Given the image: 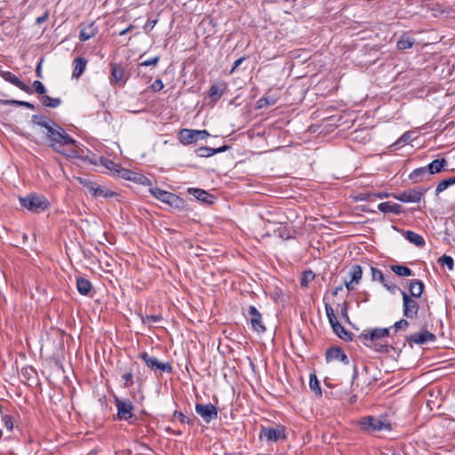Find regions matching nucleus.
<instances>
[{
	"label": "nucleus",
	"instance_id": "1",
	"mask_svg": "<svg viewBox=\"0 0 455 455\" xmlns=\"http://www.w3.org/2000/svg\"><path fill=\"white\" fill-rule=\"evenodd\" d=\"M46 136L49 140V147L55 152L68 156L76 155L75 148L77 142L59 124L53 123V127L49 129Z\"/></svg>",
	"mask_w": 455,
	"mask_h": 455
},
{
	"label": "nucleus",
	"instance_id": "2",
	"mask_svg": "<svg viewBox=\"0 0 455 455\" xmlns=\"http://www.w3.org/2000/svg\"><path fill=\"white\" fill-rule=\"evenodd\" d=\"M389 336L388 328H375L371 331H364L361 333L360 338L363 340V344L379 353H387L389 347L387 342H383V339Z\"/></svg>",
	"mask_w": 455,
	"mask_h": 455
},
{
	"label": "nucleus",
	"instance_id": "3",
	"mask_svg": "<svg viewBox=\"0 0 455 455\" xmlns=\"http://www.w3.org/2000/svg\"><path fill=\"white\" fill-rule=\"evenodd\" d=\"M361 429L366 433L373 434L376 432L390 431L392 429L390 422L386 418H378L374 416H365L359 420Z\"/></svg>",
	"mask_w": 455,
	"mask_h": 455
},
{
	"label": "nucleus",
	"instance_id": "4",
	"mask_svg": "<svg viewBox=\"0 0 455 455\" xmlns=\"http://www.w3.org/2000/svg\"><path fill=\"white\" fill-rule=\"evenodd\" d=\"M20 204L33 213H39L46 210L49 206L48 200L44 196L35 194L28 195L25 197H20Z\"/></svg>",
	"mask_w": 455,
	"mask_h": 455
},
{
	"label": "nucleus",
	"instance_id": "5",
	"mask_svg": "<svg viewBox=\"0 0 455 455\" xmlns=\"http://www.w3.org/2000/svg\"><path fill=\"white\" fill-rule=\"evenodd\" d=\"M148 191L155 198L170 205L171 207L176 209L183 207V199L173 193L163 190L159 188H149Z\"/></svg>",
	"mask_w": 455,
	"mask_h": 455
},
{
	"label": "nucleus",
	"instance_id": "6",
	"mask_svg": "<svg viewBox=\"0 0 455 455\" xmlns=\"http://www.w3.org/2000/svg\"><path fill=\"white\" fill-rule=\"evenodd\" d=\"M114 400L117 410V419L129 421L131 423L137 419V416L133 413L134 406L130 400H122L117 396H116Z\"/></svg>",
	"mask_w": 455,
	"mask_h": 455
},
{
	"label": "nucleus",
	"instance_id": "7",
	"mask_svg": "<svg viewBox=\"0 0 455 455\" xmlns=\"http://www.w3.org/2000/svg\"><path fill=\"white\" fill-rule=\"evenodd\" d=\"M210 136L206 130H193L183 128L180 130L178 137L180 142L183 145L195 144L199 140L207 139Z\"/></svg>",
	"mask_w": 455,
	"mask_h": 455
},
{
	"label": "nucleus",
	"instance_id": "8",
	"mask_svg": "<svg viewBox=\"0 0 455 455\" xmlns=\"http://www.w3.org/2000/svg\"><path fill=\"white\" fill-rule=\"evenodd\" d=\"M403 298V315L408 319L418 317L419 304L416 299L411 298L406 291L399 290Z\"/></svg>",
	"mask_w": 455,
	"mask_h": 455
},
{
	"label": "nucleus",
	"instance_id": "9",
	"mask_svg": "<svg viewBox=\"0 0 455 455\" xmlns=\"http://www.w3.org/2000/svg\"><path fill=\"white\" fill-rule=\"evenodd\" d=\"M426 192L427 188H416L393 194L392 196L403 203H419Z\"/></svg>",
	"mask_w": 455,
	"mask_h": 455
},
{
	"label": "nucleus",
	"instance_id": "10",
	"mask_svg": "<svg viewBox=\"0 0 455 455\" xmlns=\"http://www.w3.org/2000/svg\"><path fill=\"white\" fill-rule=\"evenodd\" d=\"M140 357L145 362L146 365L154 371H160L171 373L172 367L169 363H161L156 357L149 355L147 352L140 354Z\"/></svg>",
	"mask_w": 455,
	"mask_h": 455
},
{
	"label": "nucleus",
	"instance_id": "11",
	"mask_svg": "<svg viewBox=\"0 0 455 455\" xmlns=\"http://www.w3.org/2000/svg\"><path fill=\"white\" fill-rule=\"evenodd\" d=\"M196 412L204 419V422L210 423L218 417V409L211 403L206 404L196 403Z\"/></svg>",
	"mask_w": 455,
	"mask_h": 455
},
{
	"label": "nucleus",
	"instance_id": "12",
	"mask_svg": "<svg viewBox=\"0 0 455 455\" xmlns=\"http://www.w3.org/2000/svg\"><path fill=\"white\" fill-rule=\"evenodd\" d=\"M259 438L267 442H276L280 439H284V427L282 426H277L275 427H261Z\"/></svg>",
	"mask_w": 455,
	"mask_h": 455
},
{
	"label": "nucleus",
	"instance_id": "13",
	"mask_svg": "<svg viewBox=\"0 0 455 455\" xmlns=\"http://www.w3.org/2000/svg\"><path fill=\"white\" fill-rule=\"evenodd\" d=\"M371 281L379 282L390 292L395 293L396 291L400 290V288L397 285H395L393 282L387 278L382 273V271L378 269L377 267H371Z\"/></svg>",
	"mask_w": 455,
	"mask_h": 455
},
{
	"label": "nucleus",
	"instance_id": "14",
	"mask_svg": "<svg viewBox=\"0 0 455 455\" xmlns=\"http://www.w3.org/2000/svg\"><path fill=\"white\" fill-rule=\"evenodd\" d=\"M248 315L250 316V323L254 331L258 333H263L266 331V327L262 323L261 314L254 306H250L248 308Z\"/></svg>",
	"mask_w": 455,
	"mask_h": 455
},
{
	"label": "nucleus",
	"instance_id": "15",
	"mask_svg": "<svg viewBox=\"0 0 455 455\" xmlns=\"http://www.w3.org/2000/svg\"><path fill=\"white\" fill-rule=\"evenodd\" d=\"M0 76L6 82L13 84L14 86L18 87L21 91L30 93L31 88L25 84L18 76H16L13 73L10 71L3 70L0 67Z\"/></svg>",
	"mask_w": 455,
	"mask_h": 455
},
{
	"label": "nucleus",
	"instance_id": "16",
	"mask_svg": "<svg viewBox=\"0 0 455 455\" xmlns=\"http://www.w3.org/2000/svg\"><path fill=\"white\" fill-rule=\"evenodd\" d=\"M1 421L5 430L0 429V440L8 439L14 428L15 416L13 414L2 413Z\"/></svg>",
	"mask_w": 455,
	"mask_h": 455
},
{
	"label": "nucleus",
	"instance_id": "17",
	"mask_svg": "<svg viewBox=\"0 0 455 455\" xmlns=\"http://www.w3.org/2000/svg\"><path fill=\"white\" fill-rule=\"evenodd\" d=\"M435 334H433L432 332L426 331V330H424L420 332L411 334V335L408 336L406 339V340L410 344L415 343V344H419V345L425 344L427 342H433V341H435Z\"/></svg>",
	"mask_w": 455,
	"mask_h": 455
},
{
	"label": "nucleus",
	"instance_id": "18",
	"mask_svg": "<svg viewBox=\"0 0 455 455\" xmlns=\"http://www.w3.org/2000/svg\"><path fill=\"white\" fill-rule=\"evenodd\" d=\"M325 359L327 362L331 361H341L345 364H348L349 360L345 352L338 347H332L326 350L325 352Z\"/></svg>",
	"mask_w": 455,
	"mask_h": 455
},
{
	"label": "nucleus",
	"instance_id": "19",
	"mask_svg": "<svg viewBox=\"0 0 455 455\" xmlns=\"http://www.w3.org/2000/svg\"><path fill=\"white\" fill-rule=\"evenodd\" d=\"M188 191L200 202L206 204L213 203L214 196L204 189L190 188Z\"/></svg>",
	"mask_w": 455,
	"mask_h": 455
},
{
	"label": "nucleus",
	"instance_id": "20",
	"mask_svg": "<svg viewBox=\"0 0 455 455\" xmlns=\"http://www.w3.org/2000/svg\"><path fill=\"white\" fill-rule=\"evenodd\" d=\"M229 148L228 146L224 145L218 148H212L209 147H200L196 150V154L199 157H210L215 154L225 152Z\"/></svg>",
	"mask_w": 455,
	"mask_h": 455
},
{
	"label": "nucleus",
	"instance_id": "21",
	"mask_svg": "<svg viewBox=\"0 0 455 455\" xmlns=\"http://www.w3.org/2000/svg\"><path fill=\"white\" fill-rule=\"evenodd\" d=\"M425 289V285L422 281L420 280H411L409 282V291H410V296L414 299L420 298Z\"/></svg>",
	"mask_w": 455,
	"mask_h": 455
},
{
	"label": "nucleus",
	"instance_id": "22",
	"mask_svg": "<svg viewBox=\"0 0 455 455\" xmlns=\"http://www.w3.org/2000/svg\"><path fill=\"white\" fill-rule=\"evenodd\" d=\"M378 209L384 213L400 214L403 212V206L393 202H383L378 205Z\"/></svg>",
	"mask_w": 455,
	"mask_h": 455
},
{
	"label": "nucleus",
	"instance_id": "23",
	"mask_svg": "<svg viewBox=\"0 0 455 455\" xmlns=\"http://www.w3.org/2000/svg\"><path fill=\"white\" fill-rule=\"evenodd\" d=\"M87 60L82 57L76 58L73 61V74L74 78H79L85 70Z\"/></svg>",
	"mask_w": 455,
	"mask_h": 455
},
{
	"label": "nucleus",
	"instance_id": "24",
	"mask_svg": "<svg viewBox=\"0 0 455 455\" xmlns=\"http://www.w3.org/2000/svg\"><path fill=\"white\" fill-rule=\"evenodd\" d=\"M98 32L97 28L94 26V23H90L86 27L81 28L79 33L80 41H87L93 37Z\"/></svg>",
	"mask_w": 455,
	"mask_h": 455
},
{
	"label": "nucleus",
	"instance_id": "25",
	"mask_svg": "<svg viewBox=\"0 0 455 455\" xmlns=\"http://www.w3.org/2000/svg\"><path fill=\"white\" fill-rule=\"evenodd\" d=\"M447 161L445 158L435 159L428 164L426 167L429 175L441 172L444 166H446Z\"/></svg>",
	"mask_w": 455,
	"mask_h": 455
},
{
	"label": "nucleus",
	"instance_id": "26",
	"mask_svg": "<svg viewBox=\"0 0 455 455\" xmlns=\"http://www.w3.org/2000/svg\"><path fill=\"white\" fill-rule=\"evenodd\" d=\"M415 44V39L410 36L407 33H404L401 36L399 40L396 43V47L398 50H407L413 46Z\"/></svg>",
	"mask_w": 455,
	"mask_h": 455
},
{
	"label": "nucleus",
	"instance_id": "27",
	"mask_svg": "<svg viewBox=\"0 0 455 455\" xmlns=\"http://www.w3.org/2000/svg\"><path fill=\"white\" fill-rule=\"evenodd\" d=\"M429 175L426 166L419 167L415 170H413L410 175V180H413L414 182H419L427 179Z\"/></svg>",
	"mask_w": 455,
	"mask_h": 455
},
{
	"label": "nucleus",
	"instance_id": "28",
	"mask_svg": "<svg viewBox=\"0 0 455 455\" xmlns=\"http://www.w3.org/2000/svg\"><path fill=\"white\" fill-rule=\"evenodd\" d=\"M76 289L81 295H88L92 290V283L84 277H77Z\"/></svg>",
	"mask_w": 455,
	"mask_h": 455
},
{
	"label": "nucleus",
	"instance_id": "29",
	"mask_svg": "<svg viewBox=\"0 0 455 455\" xmlns=\"http://www.w3.org/2000/svg\"><path fill=\"white\" fill-rule=\"evenodd\" d=\"M404 237L411 243L415 244L416 246L418 247H423L425 245V240L424 238L413 232V231H411V230H407L405 233H404Z\"/></svg>",
	"mask_w": 455,
	"mask_h": 455
},
{
	"label": "nucleus",
	"instance_id": "30",
	"mask_svg": "<svg viewBox=\"0 0 455 455\" xmlns=\"http://www.w3.org/2000/svg\"><path fill=\"white\" fill-rule=\"evenodd\" d=\"M32 122L33 124L38 126L45 128L47 132H49V129H52L53 127V124H50L51 121L46 116H44L33 115Z\"/></svg>",
	"mask_w": 455,
	"mask_h": 455
},
{
	"label": "nucleus",
	"instance_id": "31",
	"mask_svg": "<svg viewBox=\"0 0 455 455\" xmlns=\"http://www.w3.org/2000/svg\"><path fill=\"white\" fill-rule=\"evenodd\" d=\"M391 270L398 276H411L413 272L411 268L403 265H392Z\"/></svg>",
	"mask_w": 455,
	"mask_h": 455
},
{
	"label": "nucleus",
	"instance_id": "32",
	"mask_svg": "<svg viewBox=\"0 0 455 455\" xmlns=\"http://www.w3.org/2000/svg\"><path fill=\"white\" fill-rule=\"evenodd\" d=\"M349 275L351 276L352 282H355V284H358L363 276V269L360 265H353L350 268Z\"/></svg>",
	"mask_w": 455,
	"mask_h": 455
},
{
	"label": "nucleus",
	"instance_id": "33",
	"mask_svg": "<svg viewBox=\"0 0 455 455\" xmlns=\"http://www.w3.org/2000/svg\"><path fill=\"white\" fill-rule=\"evenodd\" d=\"M309 387L315 393V396H322V389L320 387V383L315 374H310L309 376Z\"/></svg>",
	"mask_w": 455,
	"mask_h": 455
},
{
	"label": "nucleus",
	"instance_id": "34",
	"mask_svg": "<svg viewBox=\"0 0 455 455\" xmlns=\"http://www.w3.org/2000/svg\"><path fill=\"white\" fill-rule=\"evenodd\" d=\"M332 330L335 332V334H337L338 337L340 338L341 339L345 341L352 340V334L349 331H346L345 328L340 323L337 324L336 327L334 326Z\"/></svg>",
	"mask_w": 455,
	"mask_h": 455
},
{
	"label": "nucleus",
	"instance_id": "35",
	"mask_svg": "<svg viewBox=\"0 0 455 455\" xmlns=\"http://www.w3.org/2000/svg\"><path fill=\"white\" fill-rule=\"evenodd\" d=\"M455 184V177H450L448 179L441 180L435 188V194L438 195L441 192L444 191L446 188H448L450 186H452Z\"/></svg>",
	"mask_w": 455,
	"mask_h": 455
},
{
	"label": "nucleus",
	"instance_id": "36",
	"mask_svg": "<svg viewBox=\"0 0 455 455\" xmlns=\"http://www.w3.org/2000/svg\"><path fill=\"white\" fill-rule=\"evenodd\" d=\"M109 163L116 166L114 172H117L122 178L127 180H132L135 172H131L127 169L121 168L119 165L116 164L112 161H109Z\"/></svg>",
	"mask_w": 455,
	"mask_h": 455
},
{
	"label": "nucleus",
	"instance_id": "37",
	"mask_svg": "<svg viewBox=\"0 0 455 455\" xmlns=\"http://www.w3.org/2000/svg\"><path fill=\"white\" fill-rule=\"evenodd\" d=\"M111 76L116 83H120L124 78V68L120 65H111Z\"/></svg>",
	"mask_w": 455,
	"mask_h": 455
},
{
	"label": "nucleus",
	"instance_id": "38",
	"mask_svg": "<svg viewBox=\"0 0 455 455\" xmlns=\"http://www.w3.org/2000/svg\"><path fill=\"white\" fill-rule=\"evenodd\" d=\"M41 101L44 107H49V108H57L61 103V100L60 98H52L48 95H43L41 98Z\"/></svg>",
	"mask_w": 455,
	"mask_h": 455
},
{
	"label": "nucleus",
	"instance_id": "39",
	"mask_svg": "<svg viewBox=\"0 0 455 455\" xmlns=\"http://www.w3.org/2000/svg\"><path fill=\"white\" fill-rule=\"evenodd\" d=\"M324 307H325L326 315L328 317V320H329V323H330L331 328H333L334 326L336 327L337 324L339 323V322L338 321V319L335 315L332 307L331 305L325 303Z\"/></svg>",
	"mask_w": 455,
	"mask_h": 455
},
{
	"label": "nucleus",
	"instance_id": "40",
	"mask_svg": "<svg viewBox=\"0 0 455 455\" xmlns=\"http://www.w3.org/2000/svg\"><path fill=\"white\" fill-rule=\"evenodd\" d=\"M223 92H224V89L220 88L217 84H213L210 87L209 97L213 101H217L218 100H220L221 98V96L223 95Z\"/></svg>",
	"mask_w": 455,
	"mask_h": 455
},
{
	"label": "nucleus",
	"instance_id": "41",
	"mask_svg": "<svg viewBox=\"0 0 455 455\" xmlns=\"http://www.w3.org/2000/svg\"><path fill=\"white\" fill-rule=\"evenodd\" d=\"M79 181L95 197L99 185L96 182L82 178H79Z\"/></svg>",
	"mask_w": 455,
	"mask_h": 455
},
{
	"label": "nucleus",
	"instance_id": "42",
	"mask_svg": "<svg viewBox=\"0 0 455 455\" xmlns=\"http://www.w3.org/2000/svg\"><path fill=\"white\" fill-rule=\"evenodd\" d=\"M315 278V274L311 270H307L302 273L300 277V286L307 287L308 283Z\"/></svg>",
	"mask_w": 455,
	"mask_h": 455
},
{
	"label": "nucleus",
	"instance_id": "43",
	"mask_svg": "<svg viewBox=\"0 0 455 455\" xmlns=\"http://www.w3.org/2000/svg\"><path fill=\"white\" fill-rule=\"evenodd\" d=\"M114 196H116V194L109 189L103 188L100 185L98 187V189L96 191L95 197H104V198H109L113 197Z\"/></svg>",
	"mask_w": 455,
	"mask_h": 455
},
{
	"label": "nucleus",
	"instance_id": "44",
	"mask_svg": "<svg viewBox=\"0 0 455 455\" xmlns=\"http://www.w3.org/2000/svg\"><path fill=\"white\" fill-rule=\"evenodd\" d=\"M276 100L269 97H262L257 101V108H263L267 106L275 104Z\"/></svg>",
	"mask_w": 455,
	"mask_h": 455
},
{
	"label": "nucleus",
	"instance_id": "45",
	"mask_svg": "<svg viewBox=\"0 0 455 455\" xmlns=\"http://www.w3.org/2000/svg\"><path fill=\"white\" fill-rule=\"evenodd\" d=\"M438 262L442 266H446L449 270H452L454 267V261L453 259L451 256L443 255L439 258Z\"/></svg>",
	"mask_w": 455,
	"mask_h": 455
},
{
	"label": "nucleus",
	"instance_id": "46",
	"mask_svg": "<svg viewBox=\"0 0 455 455\" xmlns=\"http://www.w3.org/2000/svg\"><path fill=\"white\" fill-rule=\"evenodd\" d=\"M132 181L137 182L139 184L144 185V186H150L151 181L148 178L145 177L142 174L140 173H134V176L132 178Z\"/></svg>",
	"mask_w": 455,
	"mask_h": 455
},
{
	"label": "nucleus",
	"instance_id": "47",
	"mask_svg": "<svg viewBox=\"0 0 455 455\" xmlns=\"http://www.w3.org/2000/svg\"><path fill=\"white\" fill-rule=\"evenodd\" d=\"M162 320L161 315H147L145 317L142 318V323L150 324L153 323H158Z\"/></svg>",
	"mask_w": 455,
	"mask_h": 455
},
{
	"label": "nucleus",
	"instance_id": "48",
	"mask_svg": "<svg viewBox=\"0 0 455 455\" xmlns=\"http://www.w3.org/2000/svg\"><path fill=\"white\" fill-rule=\"evenodd\" d=\"M122 379L124 381V387H130L133 385V374L132 372L126 371L122 375Z\"/></svg>",
	"mask_w": 455,
	"mask_h": 455
},
{
	"label": "nucleus",
	"instance_id": "49",
	"mask_svg": "<svg viewBox=\"0 0 455 455\" xmlns=\"http://www.w3.org/2000/svg\"><path fill=\"white\" fill-rule=\"evenodd\" d=\"M6 103L9 105L22 106V107H26L29 109H35V106L32 103L27 102V101L11 100H7Z\"/></svg>",
	"mask_w": 455,
	"mask_h": 455
},
{
	"label": "nucleus",
	"instance_id": "50",
	"mask_svg": "<svg viewBox=\"0 0 455 455\" xmlns=\"http://www.w3.org/2000/svg\"><path fill=\"white\" fill-rule=\"evenodd\" d=\"M409 326V322L406 319H400L399 321L395 322L393 325V328L395 331L399 330H406Z\"/></svg>",
	"mask_w": 455,
	"mask_h": 455
},
{
	"label": "nucleus",
	"instance_id": "51",
	"mask_svg": "<svg viewBox=\"0 0 455 455\" xmlns=\"http://www.w3.org/2000/svg\"><path fill=\"white\" fill-rule=\"evenodd\" d=\"M412 140V132H404L397 140V144L403 143L407 144Z\"/></svg>",
	"mask_w": 455,
	"mask_h": 455
},
{
	"label": "nucleus",
	"instance_id": "52",
	"mask_svg": "<svg viewBox=\"0 0 455 455\" xmlns=\"http://www.w3.org/2000/svg\"><path fill=\"white\" fill-rule=\"evenodd\" d=\"M33 87L35 89V92L40 95H44V93L46 91L44 85L42 84V82L38 80L33 83Z\"/></svg>",
	"mask_w": 455,
	"mask_h": 455
},
{
	"label": "nucleus",
	"instance_id": "53",
	"mask_svg": "<svg viewBox=\"0 0 455 455\" xmlns=\"http://www.w3.org/2000/svg\"><path fill=\"white\" fill-rule=\"evenodd\" d=\"M157 21H158L157 19H155V20L148 19L147 23L143 27L144 31L147 34H148L155 28V26L157 24Z\"/></svg>",
	"mask_w": 455,
	"mask_h": 455
},
{
	"label": "nucleus",
	"instance_id": "54",
	"mask_svg": "<svg viewBox=\"0 0 455 455\" xmlns=\"http://www.w3.org/2000/svg\"><path fill=\"white\" fill-rule=\"evenodd\" d=\"M160 60L159 56H156L154 58H151L149 60H144L141 63H140V66L143 67H149L151 65H156Z\"/></svg>",
	"mask_w": 455,
	"mask_h": 455
},
{
	"label": "nucleus",
	"instance_id": "55",
	"mask_svg": "<svg viewBox=\"0 0 455 455\" xmlns=\"http://www.w3.org/2000/svg\"><path fill=\"white\" fill-rule=\"evenodd\" d=\"M173 418L180 420L183 424L189 422V419L181 411H175L173 413Z\"/></svg>",
	"mask_w": 455,
	"mask_h": 455
},
{
	"label": "nucleus",
	"instance_id": "56",
	"mask_svg": "<svg viewBox=\"0 0 455 455\" xmlns=\"http://www.w3.org/2000/svg\"><path fill=\"white\" fill-rule=\"evenodd\" d=\"M151 88L154 92H159L164 88V84L161 79H156L151 84Z\"/></svg>",
	"mask_w": 455,
	"mask_h": 455
},
{
	"label": "nucleus",
	"instance_id": "57",
	"mask_svg": "<svg viewBox=\"0 0 455 455\" xmlns=\"http://www.w3.org/2000/svg\"><path fill=\"white\" fill-rule=\"evenodd\" d=\"M347 310H348V303L345 301V302L342 304V307H341L340 314H341V316H342L343 318H345L346 320H348V314H347Z\"/></svg>",
	"mask_w": 455,
	"mask_h": 455
},
{
	"label": "nucleus",
	"instance_id": "58",
	"mask_svg": "<svg viewBox=\"0 0 455 455\" xmlns=\"http://www.w3.org/2000/svg\"><path fill=\"white\" fill-rule=\"evenodd\" d=\"M49 12H45L42 16H39L36 18V24H42L48 20Z\"/></svg>",
	"mask_w": 455,
	"mask_h": 455
},
{
	"label": "nucleus",
	"instance_id": "59",
	"mask_svg": "<svg viewBox=\"0 0 455 455\" xmlns=\"http://www.w3.org/2000/svg\"><path fill=\"white\" fill-rule=\"evenodd\" d=\"M245 60V57H241L239 59H237L235 62H234V65H233V68L230 71V73H233L242 63L243 61Z\"/></svg>",
	"mask_w": 455,
	"mask_h": 455
},
{
	"label": "nucleus",
	"instance_id": "60",
	"mask_svg": "<svg viewBox=\"0 0 455 455\" xmlns=\"http://www.w3.org/2000/svg\"><path fill=\"white\" fill-rule=\"evenodd\" d=\"M354 283H355V282H352V280H351V279H350V281H345V282H344V284H345V286H346V288H347V290L348 291H353V290H354Z\"/></svg>",
	"mask_w": 455,
	"mask_h": 455
},
{
	"label": "nucleus",
	"instance_id": "61",
	"mask_svg": "<svg viewBox=\"0 0 455 455\" xmlns=\"http://www.w3.org/2000/svg\"><path fill=\"white\" fill-rule=\"evenodd\" d=\"M41 64H42V60L39 62V64L37 65L36 68V76L37 77H42V68H41Z\"/></svg>",
	"mask_w": 455,
	"mask_h": 455
},
{
	"label": "nucleus",
	"instance_id": "62",
	"mask_svg": "<svg viewBox=\"0 0 455 455\" xmlns=\"http://www.w3.org/2000/svg\"><path fill=\"white\" fill-rule=\"evenodd\" d=\"M133 28V26L132 25H130L128 28H124V30L120 31L119 32V36H124L126 35L128 32H130L132 29Z\"/></svg>",
	"mask_w": 455,
	"mask_h": 455
},
{
	"label": "nucleus",
	"instance_id": "63",
	"mask_svg": "<svg viewBox=\"0 0 455 455\" xmlns=\"http://www.w3.org/2000/svg\"><path fill=\"white\" fill-rule=\"evenodd\" d=\"M30 372H34V370L32 368H24V369H22V373H23L24 376H26V375L29 376Z\"/></svg>",
	"mask_w": 455,
	"mask_h": 455
},
{
	"label": "nucleus",
	"instance_id": "64",
	"mask_svg": "<svg viewBox=\"0 0 455 455\" xmlns=\"http://www.w3.org/2000/svg\"><path fill=\"white\" fill-rule=\"evenodd\" d=\"M342 290H343V286H342V285H340V286H337V287L334 289V291H332V295H333V296L338 295V293H339V291H341Z\"/></svg>",
	"mask_w": 455,
	"mask_h": 455
}]
</instances>
